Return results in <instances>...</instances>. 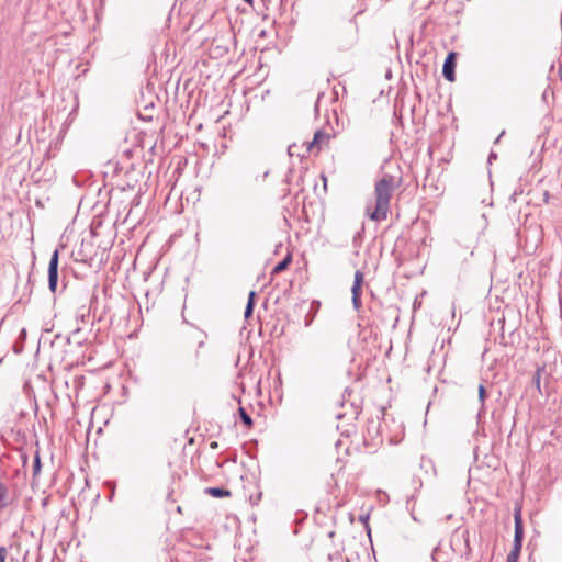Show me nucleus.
<instances>
[{
  "label": "nucleus",
  "mask_w": 562,
  "mask_h": 562,
  "mask_svg": "<svg viewBox=\"0 0 562 562\" xmlns=\"http://www.w3.org/2000/svg\"><path fill=\"white\" fill-rule=\"evenodd\" d=\"M396 187L393 176L385 173L374 186L375 206L373 210L367 206L366 213L371 221L386 220L390 211V201Z\"/></svg>",
  "instance_id": "nucleus-1"
},
{
  "label": "nucleus",
  "mask_w": 562,
  "mask_h": 562,
  "mask_svg": "<svg viewBox=\"0 0 562 562\" xmlns=\"http://www.w3.org/2000/svg\"><path fill=\"white\" fill-rule=\"evenodd\" d=\"M522 505L520 503H515L514 505V542L510 552L507 554L506 562H518L522 541H524V521H522Z\"/></svg>",
  "instance_id": "nucleus-2"
},
{
  "label": "nucleus",
  "mask_w": 562,
  "mask_h": 562,
  "mask_svg": "<svg viewBox=\"0 0 562 562\" xmlns=\"http://www.w3.org/2000/svg\"><path fill=\"white\" fill-rule=\"evenodd\" d=\"M58 263H59V252L56 249L49 260L48 265V288L54 293L57 289L58 282Z\"/></svg>",
  "instance_id": "nucleus-3"
},
{
  "label": "nucleus",
  "mask_w": 562,
  "mask_h": 562,
  "mask_svg": "<svg viewBox=\"0 0 562 562\" xmlns=\"http://www.w3.org/2000/svg\"><path fill=\"white\" fill-rule=\"evenodd\" d=\"M329 135L322 131H316L311 142H307L308 154H318L321 149L329 143Z\"/></svg>",
  "instance_id": "nucleus-4"
},
{
  "label": "nucleus",
  "mask_w": 562,
  "mask_h": 562,
  "mask_svg": "<svg viewBox=\"0 0 562 562\" xmlns=\"http://www.w3.org/2000/svg\"><path fill=\"white\" fill-rule=\"evenodd\" d=\"M456 57L457 54L454 52H450L447 55L442 67L443 77L450 82H453L456 80Z\"/></svg>",
  "instance_id": "nucleus-5"
},
{
  "label": "nucleus",
  "mask_w": 562,
  "mask_h": 562,
  "mask_svg": "<svg viewBox=\"0 0 562 562\" xmlns=\"http://www.w3.org/2000/svg\"><path fill=\"white\" fill-rule=\"evenodd\" d=\"M191 338H192V340H194L196 342V350L194 352V362H195V364H198V360L200 357V349L204 347L205 341L207 339V334L203 330L196 329L192 334Z\"/></svg>",
  "instance_id": "nucleus-6"
},
{
  "label": "nucleus",
  "mask_w": 562,
  "mask_h": 562,
  "mask_svg": "<svg viewBox=\"0 0 562 562\" xmlns=\"http://www.w3.org/2000/svg\"><path fill=\"white\" fill-rule=\"evenodd\" d=\"M10 504V491L9 486L0 482V510L7 508Z\"/></svg>",
  "instance_id": "nucleus-7"
},
{
  "label": "nucleus",
  "mask_w": 562,
  "mask_h": 562,
  "mask_svg": "<svg viewBox=\"0 0 562 562\" xmlns=\"http://www.w3.org/2000/svg\"><path fill=\"white\" fill-rule=\"evenodd\" d=\"M363 283V273L357 270L355 273L353 285L351 288L352 296H361V286Z\"/></svg>",
  "instance_id": "nucleus-8"
},
{
  "label": "nucleus",
  "mask_w": 562,
  "mask_h": 562,
  "mask_svg": "<svg viewBox=\"0 0 562 562\" xmlns=\"http://www.w3.org/2000/svg\"><path fill=\"white\" fill-rule=\"evenodd\" d=\"M292 261V256L286 255L281 261H279L272 269L271 274L276 276L285 270Z\"/></svg>",
  "instance_id": "nucleus-9"
},
{
  "label": "nucleus",
  "mask_w": 562,
  "mask_h": 562,
  "mask_svg": "<svg viewBox=\"0 0 562 562\" xmlns=\"http://www.w3.org/2000/svg\"><path fill=\"white\" fill-rule=\"evenodd\" d=\"M255 304H256V292L250 291L248 294V301H247L245 313H244V316L246 319L252 316Z\"/></svg>",
  "instance_id": "nucleus-10"
},
{
  "label": "nucleus",
  "mask_w": 562,
  "mask_h": 562,
  "mask_svg": "<svg viewBox=\"0 0 562 562\" xmlns=\"http://www.w3.org/2000/svg\"><path fill=\"white\" fill-rule=\"evenodd\" d=\"M205 493L207 495H211L213 497H226L231 495V492L228 490L222 488V487H206Z\"/></svg>",
  "instance_id": "nucleus-11"
},
{
  "label": "nucleus",
  "mask_w": 562,
  "mask_h": 562,
  "mask_svg": "<svg viewBox=\"0 0 562 562\" xmlns=\"http://www.w3.org/2000/svg\"><path fill=\"white\" fill-rule=\"evenodd\" d=\"M543 371H544L543 367H538L536 372L533 373V376H532V384L536 386V389L539 392V394H542V391H541V374H542Z\"/></svg>",
  "instance_id": "nucleus-12"
},
{
  "label": "nucleus",
  "mask_w": 562,
  "mask_h": 562,
  "mask_svg": "<svg viewBox=\"0 0 562 562\" xmlns=\"http://www.w3.org/2000/svg\"><path fill=\"white\" fill-rule=\"evenodd\" d=\"M238 414L241 419V422L249 428L252 426V419L249 416V414L245 411L244 407L238 408Z\"/></svg>",
  "instance_id": "nucleus-13"
},
{
  "label": "nucleus",
  "mask_w": 562,
  "mask_h": 562,
  "mask_svg": "<svg viewBox=\"0 0 562 562\" xmlns=\"http://www.w3.org/2000/svg\"><path fill=\"white\" fill-rule=\"evenodd\" d=\"M356 43H357V35H356V32H353L345 43L339 45V47L344 50H347V49L351 48Z\"/></svg>",
  "instance_id": "nucleus-14"
},
{
  "label": "nucleus",
  "mask_w": 562,
  "mask_h": 562,
  "mask_svg": "<svg viewBox=\"0 0 562 562\" xmlns=\"http://www.w3.org/2000/svg\"><path fill=\"white\" fill-rule=\"evenodd\" d=\"M477 392H479V401L481 402V406L483 408L484 407V403H485V398H486L485 386L483 384H480L479 389H477Z\"/></svg>",
  "instance_id": "nucleus-15"
},
{
  "label": "nucleus",
  "mask_w": 562,
  "mask_h": 562,
  "mask_svg": "<svg viewBox=\"0 0 562 562\" xmlns=\"http://www.w3.org/2000/svg\"><path fill=\"white\" fill-rule=\"evenodd\" d=\"M41 470V459H40V456L36 454L35 458H34V463H33V473L34 475H36Z\"/></svg>",
  "instance_id": "nucleus-16"
},
{
  "label": "nucleus",
  "mask_w": 562,
  "mask_h": 562,
  "mask_svg": "<svg viewBox=\"0 0 562 562\" xmlns=\"http://www.w3.org/2000/svg\"><path fill=\"white\" fill-rule=\"evenodd\" d=\"M352 305L355 310L359 311L362 306L361 296H352Z\"/></svg>",
  "instance_id": "nucleus-17"
},
{
  "label": "nucleus",
  "mask_w": 562,
  "mask_h": 562,
  "mask_svg": "<svg viewBox=\"0 0 562 562\" xmlns=\"http://www.w3.org/2000/svg\"><path fill=\"white\" fill-rule=\"evenodd\" d=\"M8 549L3 546L0 547V562H5Z\"/></svg>",
  "instance_id": "nucleus-18"
},
{
  "label": "nucleus",
  "mask_w": 562,
  "mask_h": 562,
  "mask_svg": "<svg viewBox=\"0 0 562 562\" xmlns=\"http://www.w3.org/2000/svg\"><path fill=\"white\" fill-rule=\"evenodd\" d=\"M368 519H369L368 515H366V516L361 515L360 516V521H362L366 525V527H368Z\"/></svg>",
  "instance_id": "nucleus-19"
},
{
  "label": "nucleus",
  "mask_w": 562,
  "mask_h": 562,
  "mask_svg": "<svg viewBox=\"0 0 562 562\" xmlns=\"http://www.w3.org/2000/svg\"><path fill=\"white\" fill-rule=\"evenodd\" d=\"M210 448H211V449H213V450H215V449H217V448H218V443H217L216 441H212V442L210 443Z\"/></svg>",
  "instance_id": "nucleus-20"
},
{
  "label": "nucleus",
  "mask_w": 562,
  "mask_h": 562,
  "mask_svg": "<svg viewBox=\"0 0 562 562\" xmlns=\"http://www.w3.org/2000/svg\"><path fill=\"white\" fill-rule=\"evenodd\" d=\"M495 158H496V154L491 153V154H490V157H488V160H491V159H495Z\"/></svg>",
  "instance_id": "nucleus-21"
},
{
  "label": "nucleus",
  "mask_w": 562,
  "mask_h": 562,
  "mask_svg": "<svg viewBox=\"0 0 562 562\" xmlns=\"http://www.w3.org/2000/svg\"><path fill=\"white\" fill-rule=\"evenodd\" d=\"M363 11H364V9H363V8H360V9L357 11L356 15L361 14Z\"/></svg>",
  "instance_id": "nucleus-22"
},
{
  "label": "nucleus",
  "mask_w": 562,
  "mask_h": 562,
  "mask_svg": "<svg viewBox=\"0 0 562 562\" xmlns=\"http://www.w3.org/2000/svg\"><path fill=\"white\" fill-rule=\"evenodd\" d=\"M292 148H293V146H289V154H290V155H293V153H292Z\"/></svg>",
  "instance_id": "nucleus-23"
},
{
  "label": "nucleus",
  "mask_w": 562,
  "mask_h": 562,
  "mask_svg": "<svg viewBox=\"0 0 562 562\" xmlns=\"http://www.w3.org/2000/svg\"><path fill=\"white\" fill-rule=\"evenodd\" d=\"M504 135V132H501V135L497 137L496 142L499 140V138Z\"/></svg>",
  "instance_id": "nucleus-24"
},
{
  "label": "nucleus",
  "mask_w": 562,
  "mask_h": 562,
  "mask_svg": "<svg viewBox=\"0 0 562 562\" xmlns=\"http://www.w3.org/2000/svg\"><path fill=\"white\" fill-rule=\"evenodd\" d=\"M247 3H252V0H244Z\"/></svg>",
  "instance_id": "nucleus-25"
}]
</instances>
